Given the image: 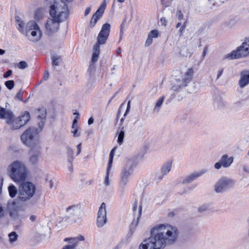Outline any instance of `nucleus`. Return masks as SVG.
Listing matches in <instances>:
<instances>
[{
	"mask_svg": "<svg viewBox=\"0 0 249 249\" xmlns=\"http://www.w3.org/2000/svg\"><path fill=\"white\" fill-rule=\"evenodd\" d=\"M48 183L50 188H52L53 186V181L52 180H50L49 181Z\"/></svg>",
	"mask_w": 249,
	"mask_h": 249,
	"instance_id": "59",
	"label": "nucleus"
},
{
	"mask_svg": "<svg viewBox=\"0 0 249 249\" xmlns=\"http://www.w3.org/2000/svg\"><path fill=\"white\" fill-rule=\"evenodd\" d=\"M133 210L134 211H136L137 210V209L138 210L139 216H138V217L137 218L138 219L139 218V217H140L141 215L142 206L138 204V202H135L134 203V206H133Z\"/></svg>",
	"mask_w": 249,
	"mask_h": 249,
	"instance_id": "34",
	"label": "nucleus"
},
{
	"mask_svg": "<svg viewBox=\"0 0 249 249\" xmlns=\"http://www.w3.org/2000/svg\"><path fill=\"white\" fill-rule=\"evenodd\" d=\"M36 191V186L32 183L22 182L18 187V200L22 202L28 201L35 195Z\"/></svg>",
	"mask_w": 249,
	"mask_h": 249,
	"instance_id": "5",
	"label": "nucleus"
},
{
	"mask_svg": "<svg viewBox=\"0 0 249 249\" xmlns=\"http://www.w3.org/2000/svg\"><path fill=\"white\" fill-rule=\"evenodd\" d=\"M136 165V164L133 159L127 160L124 169L121 174V178L119 184L120 191L122 193L124 191L125 187L128 182V177L132 173Z\"/></svg>",
	"mask_w": 249,
	"mask_h": 249,
	"instance_id": "9",
	"label": "nucleus"
},
{
	"mask_svg": "<svg viewBox=\"0 0 249 249\" xmlns=\"http://www.w3.org/2000/svg\"><path fill=\"white\" fill-rule=\"evenodd\" d=\"M102 15L96 12L92 16L90 21V26L92 27L96 23L98 20L100 18Z\"/></svg>",
	"mask_w": 249,
	"mask_h": 249,
	"instance_id": "27",
	"label": "nucleus"
},
{
	"mask_svg": "<svg viewBox=\"0 0 249 249\" xmlns=\"http://www.w3.org/2000/svg\"><path fill=\"white\" fill-rule=\"evenodd\" d=\"M12 71L11 70H9L7 71V72L3 74V77L4 78H6L8 77L12 74Z\"/></svg>",
	"mask_w": 249,
	"mask_h": 249,
	"instance_id": "48",
	"label": "nucleus"
},
{
	"mask_svg": "<svg viewBox=\"0 0 249 249\" xmlns=\"http://www.w3.org/2000/svg\"><path fill=\"white\" fill-rule=\"evenodd\" d=\"M209 210V205L205 204L199 206L197 209L198 212L202 213Z\"/></svg>",
	"mask_w": 249,
	"mask_h": 249,
	"instance_id": "32",
	"label": "nucleus"
},
{
	"mask_svg": "<svg viewBox=\"0 0 249 249\" xmlns=\"http://www.w3.org/2000/svg\"><path fill=\"white\" fill-rule=\"evenodd\" d=\"M223 72V69H221V70H219L218 72V74L217 75L216 79H218L222 74Z\"/></svg>",
	"mask_w": 249,
	"mask_h": 249,
	"instance_id": "54",
	"label": "nucleus"
},
{
	"mask_svg": "<svg viewBox=\"0 0 249 249\" xmlns=\"http://www.w3.org/2000/svg\"><path fill=\"white\" fill-rule=\"evenodd\" d=\"M29 218L32 222H35L36 220V216L35 215H31Z\"/></svg>",
	"mask_w": 249,
	"mask_h": 249,
	"instance_id": "53",
	"label": "nucleus"
},
{
	"mask_svg": "<svg viewBox=\"0 0 249 249\" xmlns=\"http://www.w3.org/2000/svg\"><path fill=\"white\" fill-rule=\"evenodd\" d=\"M114 150H115V148H113V149H112V150L111 151L110 154H109V158L108 166H107V167L109 168H111V165L112 163L113 159L114 157Z\"/></svg>",
	"mask_w": 249,
	"mask_h": 249,
	"instance_id": "37",
	"label": "nucleus"
},
{
	"mask_svg": "<svg viewBox=\"0 0 249 249\" xmlns=\"http://www.w3.org/2000/svg\"><path fill=\"white\" fill-rule=\"evenodd\" d=\"M178 234L176 227L168 224L156 225L151 230L150 236L141 243L139 249H164L177 241Z\"/></svg>",
	"mask_w": 249,
	"mask_h": 249,
	"instance_id": "1",
	"label": "nucleus"
},
{
	"mask_svg": "<svg viewBox=\"0 0 249 249\" xmlns=\"http://www.w3.org/2000/svg\"><path fill=\"white\" fill-rule=\"evenodd\" d=\"M243 169L247 174L244 175V178L242 179V182L244 185L249 186V168L244 166L243 167Z\"/></svg>",
	"mask_w": 249,
	"mask_h": 249,
	"instance_id": "22",
	"label": "nucleus"
},
{
	"mask_svg": "<svg viewBox=\"0 0 249 249\" xmlns=\"http://www.w3.org/2000/svg\"><path fill=\"white\" fill-rule=\"evenodd\" d=\"M17 23L18 25V30L22 33H24L25 32L24 23L20 19H17Z\"/></svg>",
	"mask_w": 249,
	"mask_h": 249,
	"instance_id": "30",
	"label": "nucleus"
},
{
	"mask_svg": "<svg viewBox=\"0 0 249 249\" xmlns=\"http://www.w3.org/2000/svg\"><path fill=\"white\" fill-rule=\"evenodd\" d=\"M110 168L107 167L106 175L104 179V183L106 186H107L109 185V173Z\"/></svg>",
	"mask_w": 249,
	"mask_h": 249,
	"instance_id": "39",
	"label": "nucleus"
},
{
	"mask_svg": "<svg viewBox=\"0 0 249 249\" xmlns=\"http://www.w3.org/2000/svg\"><path fill=\"white\" fill-rule=\"evenodd\" d=\"M67 10V5L64 1L54 0L50 10L52 18L48 19L45 24L46 32L48 35H52L58 31L60 23L68 18Z\"/></svg>",
	"mask_w": 249,
	"mask_h": 249,
	"instance_id": "2",
	"label": "nucleus"
},
{
	"mask_svg": "<svg viewBox=\"0 0 249 249\" xmlns=\"http://www.w3.org/2000/svg\"><path fill=\"white\" fill-rule=\"evenodd\" d=\"M186 21H185L178 31L180 36H181L182 35V34L185 30V29L186 28Z\"/></svg>",
	"mask_w": 249,
	"mask_h": 249,
	"instance_id": "43",
	"label": "nucleus"
},
{
	"mask_svg": "<svg viewBox=\"0 0 249 249\" xmlns=\"http://www.w3.org/2000/svg\"><path fill=\"white\" fill-rule=\"evenodd\" d=\"M106 7V0H104L103 2L102 5H101V6L96 11V12H97V13H99L101 14V15H102L104 12Z\"/></svg>",
	"mask_w": 249,
	"mask_h": 249,
	"instance_id": "38",
	"label": "nucleus"
},
{
	"mask_svg": "<svg viewBox=\"0 0 249 249\" xmlns=\"http://www.w3.org/2000/svg\"><path fill=\"white\" fill-rule=\"evenodd\" d=\"M24 33L27 38L32 42L39 41L42 36L39 26L34 20L30 21L26 24Z\"/></svg>",
	"mask_w": 249,
	"mask_h": 249,
	"instance_id": "6",
	"label": "nucleus"
},
{
	"mask_svg": "<svg viewBox=\"0 0 249 249\" xmlns=\"http://www.w3.org/2000/svg\"><path fill=\"white\" fill-rule=\"evenodd\" d=\"M52 64L53 66H59L62 61V58L61 56L57 54H54L52 57Z\"/></svg>",
	"mask_w": 249,
	"mask_h": 249,
	"instance_id": "25",
	"label": "nucleus"
},
{
	"mask_svg": "<svg viewBox=\"0 0 249 249\" xmlns=\"http://www.w3.org/2000/svg\"><path fill=\"white\" fill-rule=\"evenodd\" d=\"M8 189L10 196L12 198L15 197L18 194L17 188L14 185H10Z\"/></svg>",
	"mask_w": 249,
	"mask_h": 249,
	"instance_id": "26",
	"label": "nucleus"
},
{
	"mask_svg": "<svg viewBox=\"0 0 249 249\" xmlns=\"http://www.w3.org/2000/svg\"><path fill=\"white\" fill-rule=\"evenodd\" d=\"M17 66L19 69H24L28 67V64L25 61H21L18 63Z\"/></svg>",
	"mask_w": 249,
	"mask_h": 249,
	"instance_id": "41",
	"label": "nucleus"
},
{
	"mask_svg": "<svg viewBox=\"0 0 249 249\" xmlns=\"http://www.w3.org/2000/svg\"><path fill=\"white\" fill-rule=\"evenodd\" d=\"M67 150L68 155H69V156L70 157H71V159H69V161H71V160L73 159V157H72V156H73V151L70 148H68Z\"/></svg>",
	"mask_w": 249,
	"mask_h": 249,
	"instance_id": "44",
	"label": "nucleus"
},
{
	"mask_svg": "<svg viewBox=\"0 0 249 249\" xmlns=\"http://www.w3.org/2000/svg\"><path fill=\"white\" fill-rule=\"evenodd\" d=\"M21 126L26 124L30 119V114L28 112H25L22 115L18 117Z\"/></svg>",
	"mask_w": 249,
	"mask_h": 249,
	"instance_id": "20",
	"label": "nucleus"
},
{
	"mask_svg": "<svg viewBox=\"0 0 249 249\" xmlns=\"http://www.w3.org/2000/svg\"><path fill=\"white\" fill-rule=\"evenodd\" d=\"M94 120L92 118L90 117L88 120V124L90 125L93 124Z\"/></svg>",
	"mask_w": 249,
	"mask_h": 249,
	"instance_id": "56",
	"label": "nucleus"
},
{
	"mask_svg": "<svg viewBox=\"0 0 249 249\" xmlns=\"http://www.w3.org/2000/svg\"><path fill=\"white\" fill-rule=\"evenodd\" d=\"M130 101H129L128 103H127V109H126V110L124 114V116H126V115L127 114V113L129 112V109H130Z\"/></svg>",
	"mask_w": 249,
	"mask_h": 249,
	"instance_id": "50",
	"label": "nucleus"
},
{
	"mask_svg": "<svg viewBox=\"0 0 249 249\" xmlns=\"http://www.w3.org/2000/svg\"><path fill=\"white\" fill-rule=\"evenodd\" d=\"M233 161V157H230L227 154H224L220 158L219 160L214 164V167L217 170L220 169L221 167L225 168H228L231 165Z\"/></svg>",
	"mask_w": 249,
	"mask_h": 249,
	"instance_id": "14",
	"label": "nucleus"
},
{
	"mask_svg": "<svg viewBox=\"0 0 249 249\" xmlns=\"http://www.w3.org/2000/svg\"><path fill=\"white\" fill-rule=\"evenodd\" d=\"M177 13V15L178 16V19L179 21H181L183 19V14L182 13L181 11H178Z\"/></svg>",
	"mask_w": 249,
	"mask_h": 249,
	"instance_id": "47",
	"label": "nucleus"
},
{
	"mask_svg": "<svg viewBox=\"0 0 249 249\" xmlns=\"http://www.w3.org/2000/svg\"><path fill=\"white\" fill-rule=\"evenodd\" d=\"M107 223L106 204L103 202L99 208L96 224L98 227L102 228Z\"/></svg>",
	"mask_w": 249,
	"mask_h": 249,
	"instance_id": "13",
	"label": "nucleus"
},
{
	"mask_svg": "<svg viewBox=\"0 0 249 249\" xmlns=\"http://www.w3.org/2000/svg\"><path fill=\"white\" fill-rule=\"evenodd\" d=\"M206 49H205L203 52V56H204L206 54Z\"/></svg>",
	"mask_w": 249,
	"mask_h": 249,
	"instance_id": "63",
	"label": "nucleus"
},
{
	"mask_svg": "<svg viewBox=\"0 0 249 249\" xmlns=\"http://www.w3.org/2000/svg\"><path fill=\"white\" fill-rule=\"evenodd\" d=\"M182 26V24H181V23L179 22L177 23V25H176V28H178L179 27H180V26L181 27Z\"/></svg>",
	"mask_w": 249,
	"mask_h": 249,
	"instance_id": "60",
	"label": "nucleus"
},
{
	"mask_svg": "<svg viewBox=\"0 0 249 249\" xmlns=\"http://www.w3.org/2000/svg\"><path fill=\"white\" fill-rule=\"evenodd\" d=\"M5 85L9 90L12 89L15 86V83L13 80H8L5 82Z\"/></svg>",
	"mask_w": 249,
	"mask_h": 249,
	"instance_id": "35",
	"label": "nucleus"
},
{
	"mask_svg": "<svg viewBox=\"0 0 249 249\" xmlns=\"http://www.w3.org/2000/svg\"><path fill=\"white\" fill-rule=\"evenodd\" d=\"M166 20L165 19V18H162L161 19H160V22L161 23L162 25H163L164 26L166 25Z\"/></svg>",
	"mask_w": 249,
	"mask_h": 249,
	"instance_id": "52",
	"label": "nucleus"
},
{
	"mask_svg": "<svg viewBox=\"0 0 249 249\" xmlns=\"http://www.w3.org/2000/svg\"><path fill=\"white\" fill-rule=\"evenodd\" d=\"M71 133L73 134L74 137H78L80 135V133L78 132V127L76 126L75 129L71 131Z\"/></svg>",
	"mask_w": 249,
	"mask_h": 249,
	"instance_id": "42",
	"label": "nucleus"
},
{
	"mask_svg": "<svg viewBox=\"0 0 249 249\" xmlns=\"http://www.w3.org/2000/svg\"><path fill=\"white\" fill-rule=\"evenodd\" d=\"M78 116H76L74 119L73 120V122H72V124H77V119H78Z\"/></svg>",
	"mask_w": 249,
	"mask_h": 249,
	"instance_id": "58",
	"label": "nucleus"
},
{
	"mask_svg": "<svg viewBox=\"0 0 249 249\" xmlns=\"http://www.w3.org/2000/svg\"><path fill=\"white\" fill-rule=\"evenodd\" d=\"M41 151L39 149L35 150L32 148L30 151L29 160L31 164L33 165H37L39 161L41 156Z\"/></svg>",
	"mask_w": 249,
	"mask_h": 249,
	"instance_id": "17",
	"label": "nucleus"
},
{
	"mask_svg": "<svg viewBox=\"0 0 249 249\" xmlns=\"http://www.w3.org/2000/svg\"><path fill=\"white\" fill-rule=\"evenodd\" d=\"M249 84V71H244L241 73V78L238 85L241 88H244Z\"/></svg>",
	"mask_w": 249,
	"mask_h": 249,
	"instance_id": "19",
	"label": "nucleus"
},
{
	"mask_svg": "<svg viewBox=\"0 0 249 249\" xmlns=\"http://www.w3.org/2000/svg\"><path fill=\"white\" fill-rule=\"evenodd\" d=\"M21 93L20 92H18L17 94V95H16V97L20 100H21Z\"/></svg>",
	"mask_w": 249,
	"mask_h": 249,
	"instance_id": "57",
	"label": "nucleus"
},
{
	"mask_svg": "<svg viewBox=\"0 0 249 249\" xmlns=\"http://www.w3.org/2000/svg\"><path fill=\"white\" fill-rule=\"evenodd\" d=\"M7 208L9 215L13 220H18L19 217V209L16 202H8Z\"/></svg>",
	"mask_w": 249,
	"mask_h": 249,
	"instance_id": "15",
	"label": "nucleus"
},
{
	"mask_svg": "<svg viewBox=\"0 0 249 249\" xmlns=\"http://www.w3.org/2000/svg\"><path fill=\"white\" fill-rule=\"evenodd\" d=\"M180 55L184 57H188L191 56L190 53L186 48H183L180 50Z\"/></svg>",
	"mask_w": 249,
	"mask_h": 249,
	"instance_id": "36",
	"label": "nucleus"
},
{
	"mask_svg": "<svg viewBox=\"0 0 249 249\" xmlns=\"http://www.w3.org/2000/svg\"><path fill=\"white\" fill-rule=\"evenodd\" d=\"M124 126L121 128V130L119 133L118 138V143L119 145H121L123 142V140L124 137V131L123 130Z\"/></svg>",
	"mask_w": 249,
	"mask_h": 249,
	"instance_id": "29",
	"label": "nucleus"
},
{
	"mask_svg": "<svg viewBox=\"0 0 249 249\" xmlns=\"http://www.w3.org/2000/svg\"><path fill=\"white\" fill-rule=\"evenodd\" d=\"M111 26L109 23L104 24L97 38V43L94 45L92 61L94 63L98 60L100 53V45L105 44L109 35Z\"/></svg>",
	"mask_w": 249,
	"mask_h": 249,
	"instance_id": "4",
	"label": "nucleus"
},
{
	"mask_svg": "<svg viewBox=\"0 0 249 249\" xmlns=\"http://www.w3.org/2000/svg\"><path fill=\"white\" fill-rule=\"evenodd\" d=\"M40 131V128L39 129L34 127L29 128L21 136L22 142L29 147H33L38 142L36 135Z\"/></svg>",
	"mask_w": 249,
	"mask_h": 249,
	"instance_id": "7",
	"label": "nucleus"
},
{
	"mask_svg": "<svg viewBox=\"0 0 249 249\" xmlns=\"http://www.w3.org/2000/svg\"><path fill=\"white\" fill-rule=\"evenodd\" d=\"M249 55V37L236 50L233 51L223 56V59L232 60Z\"/></svg>",
	"mask_w": 249,
	"mask_h": 249,
	"instance_id": "10",
	"label": "nucleus"
},
{
	"mask_svg": "<svg viewBox=\"0 0 249 249\" xmlns=\"http://www.w3.org/2000/svg\"><path fill=\"white\" fill-rule=\"evenodd\" d=\"M49 75V71H45L44 73V76H43L44 80H47L48 78Z\"/></svg>",
	"mask_w": 249,
	"mask_h": 249,
	"instance_id": "51",
	"label": "nucleus"
},
{
	"mask_svg": "<svg viewBox=\"0 0 249 249\" xmlns=\"http://www.w3.org/2000/svg\"><path fill=\"white\" fill-rule=\"evenodd\" d=\"M153 42V38L148 36L145 42V46H149Z\"/></svg>",
	"mask_w": 249,
	"mask_h": 249,
	"instance_id": "46",
	"label": "nucleus"
},
{
	"mask_svg": "<svg viewBox=\"0 0 249 249\" xmlns=\"http://www.w3.org/2000/svg\"><path fill=\"white\" fill-rule=\"evenodd\" d=\"M8 236L9 238L10 243H12L16 242L17 240L18 235L15 231H12V232L9 234Z\"/></svg>",
	"mask_w": 249,
	"mask_h": 249,
	"instance_id": "31",
	"label": "nucleus"
},
{
	"mask_svg": "<svg viewBox=\"0 0 249 249\" xmlns=\"http://www.w3.org/2000/svg\"><path fill=\"white\" fill-rule=\"evenodd\" d=\"M7 171L11 178L16 183L24 181L28 172L25 164L18 160L12 162L9 165Z\"/></svg>",
	"mask_w": 249,
	"mask_h": 249,
	"instance_id": "3",
	"label": "nucleus"
},
{
	"mask_svg": "<svg viewBox=\"0 0 249 249\" xmlns=\"http://www.w3.org/2000/svg\"><path fill=\"white\" fill-rule=\"evenodd\" d=\"M193 74L194 70L192 68L188 69L184 73H180L177 76L175 85L172 87L173 90L177 91L178 89L187 86L192 80Z\"/></svg>",
	"mask_w": 249,
	"mask_h": 249,
	"instance_id": "11",
	"label": "nucleus"
},
{
	"mask_svg": "<svg viewBox=\"0 0 249 249\" xmlns=\"http://www.w3.org/2000/svg\"><path fill=\"white\" fill-rule=\"evenodd\" d=\"M118 2H120V3H123L124 2V1L125 0H117Z\"/></svg>",
	"mask_w": 249,
	"mask_h": 249,
	"instance_id": "64",
	"label": "nucleus"
},
{
	"mask_svg": "<svg viewBox=\"0 0 249 249\" xmlns=\"http://www.w3.org/2000/svg\"><path fill=\"white\" fill-rule=\"evenodd\" d=\"M234 184V180L227 177L219 178L214 185V191L217 193H223L232 187Z\"/></svg>",
	"mask_w": 249,
	"mask_h": 249,
	"instance_id": "12",
	"label": "nucleus"
},
{
	"mask_svg": "<svg viewBox=\"0 0 249 249\" xmlns=\"http://www.w3.org/2000/svg\"><path fill=\"white\" fill-rule=\"evenodd\" d=\"M164 100V97L163 96L160 97V98H159L158 100L157 101L155 106L154 108V112H158L160 109V108L161 107V105L163 102V101Z\"/></svg>",
	"mask_w": 249,
	"mask_h": 249,
	"instance_id": "28",
	"label": "nucleus"
},
{
	"mask_svg": "<svg viewBox=\"0 0 249 249\" xmlns=\"http://www.w3.org/2000/svg\"><path fill=\"white\" fill-rule=\"evenodd\" d=\"M5 212L3 207L0 204V219L3 218L5 216Z\"/></svg>",
	"mask_w": 249,
	"mask_h": 249,
	"instance_id": "45",
	"label": "nucleus"
},
{
	"mask_svg": "<svg viewBox=\"0 0 249 249\" xmlns=\"http://www.w3.org/2000/svg\"><path fill=\"white\" fill-rule=\"evenodd\" d=\"M76 147L77 149V155H78L81 151V143L78 144Z\"/></svg>",
	"mask_w": 249,
	"mask_h": 249,
	"instance_id": "49",
	"label": "nucleus"
},
{
	"mask_svg": "<svg viewBox=\"0 0 249 249\" xmlns=\"http://www.w3.org/2000/svg\"><path fill=\"white\" fill-rule=\"evenodd\" d=\"M5 53V51L0 49V54H3Z\"/></svg>",
	"mask_w": 249,
	"mask_h": 249,
	"instance_id": "61",
	"label": "nucleus"
},
{
	"mask_svg": "<svg viewBox=\"0 0 249 249\" xmlns=\"http://www.w3.org/2000/svg\"><path fill=\"white\" fill-rule=\"evenodd\" d=\"M65 242H68L69 244L65 245L62 249H76L77 247L76 245V244H74L73 242H71L69 241H65Z\"/></svg>",
	"mask_w": 249,
	"mask_h": 249,
	"instance_id": "33",
	"label": "nucleus"
},
{
	"mask_svg": "<svg viewBox=\"0 0 249 249\" xmlns=\"http://www.w3.org/2000/svg\"><path fill=\"white\" fill-rule=\"evenodd\" d=\"M76 126H78L77 125V124H72V128L73 129H73H75Z\"/></svg>",
	"mask_w": 249,
	"mask_h": 249,
	"instance_id": "62",
	"label": "nucleus"
},
{
	"mask_svg": "<svg viewBox=\"0 0 249 249\" xmlns=\"http://www.w3.org/2000/svg\"><path fill=\"white\" fill-rule=\"evenodd\" d=\"M206 172L207 171L206 170L202 169L198 171L193 172L184 178L182 180V183H190L204 175Z\"/></svg>",
	"mask_w": 249,
	"mask_h": 249,
	"instance_id": "16",
	"label": "nucleus"
},
{
	"mask_svg": "<svg viewBox=\"0 0 249 249\" xmlns=\"http://www.w3.org/2000/svg\"><path fill=\"white\" fill-rule=\"evenodd\" d=\"M148 36L152 38L158 37L159 36V32L157 30H153L149 32Z\"/></svg>",
	"mask_w": 249,
	"mask_h": 249,
	"instance_id": "40",
	"label": "nucleus"
},
{
	"mask_svg": "<svg viewBox=\"0 0 249 249\" xmlns=\"http://www.w3.org/2000/svg\"><path fill=\"white\" fill-rule=\"evenodd\" d=\"M84 237L81 235H79L76 237L65 238L64 239V241H69L71 242H73L74 244H76V245L77 246L79 241H84Z\"/></svg>",
	"mask_w": 249,
	"mask_h": 249,
	"instance_id": "23",
	"label": "nucleus"
},
{
	"mask_svg": "<svg viewBox=\"0 0 249 249\" xmlns=\"http://www.w3.org/2000/svg\"><path fill=\"white\" fill-rule=\"evenodd\" d=\"M90 10H91L90 7H88V8H87L85 12V16H87L88 14H89V13L90 12Z\"/></svg>",
	"mask_w": 249,
	"mask_h": 249,
	"instance_id": "55",
	"label": "nucleus"
},
{
	"mask_svg": "<svg viewBox=\"0 0 249 249\" xmlns=\"http://www.w3.org/2000/svg\"><path fill=\"white\" fill-rule=\"evenodd\" d=\"M172 168V162L168 161L164 164L161 169V173L163 176L170 172Z\"/></svg>",
	"mask_w": 249,
	"mask_h": 249,
	"instance_id": "21",
	"label": "nucleus"
},
{
	"mask_svg": "<svg viewBox=\"0 0 249 249\" xmlns=\"http://www.w3.org/2000/svg\"><path fill=\"white\" fill-rule=\"evenodd\" d=\"M36 115L38 120V127L41 130L45 124V121L47 115L46 109L44 107L38 108L36 111Z\"/></svg>",
	"mask_w": 249,
	"mask_h": 249,
	"instance_id": "18",
	"label": "nucleus"
},
{
	"mask_svg": "<svg viewBox=\"0 0 249 249\" xmlns=\"http://www.w3.org/2000/svg\"><path fill=\"white\" fill-rule=\"evenodd\" d=\"M0 118L5 119L12 130H17L21 126L18 117H15L13 113L9 109L0 107Z\"/></svg>",
	"mask_w": 249,
	"mask_h": 249,
	"instance_id": "8",
	"label": "nucleus"
},
{
	"mask_svg": "<svg viewBox=\"0 0 249 249\" xmlns=\"http://www.w3.org/2000/svg\"><path fill=\"white\" fill-rule=\"evenodd\" d=\"M79 205H72L67 208L66 212L68 214L72 215L75 212L79 210Z\"/></svg>",
	"mask_w": 249,
	"mask_h": 249,
	"instance_id": "24",
	"label": "nucleus"
}]
</instances>
